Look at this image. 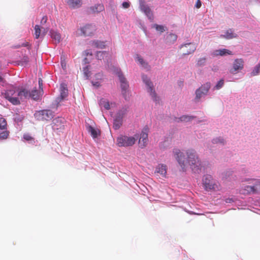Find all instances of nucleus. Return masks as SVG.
<instances>
[{
	"label": "nucleus",
	"instance_id": "obj_1",
	"mask_svg": "<svg viewBox=\"0 0 260 260\" xmlns=\"http://www.w3.org/2000/svg\"><path fill=\"white\" fill-rule=\"evenodd\" d=\"M173 153L176 159L183 169H184L186 164H188L194 173L199 174L201 172L202 163L194 150L190 149L186 151V159L185 158L184 154L179 149H174Z\"/></svg>",
	"mask_w": 260,
	"mask_h": 260
},
{
	"label": "nucleus",
	"instance_id": "obj_2",
	"mask_svg": "<svg viewBox=\"0 0 260 260\" xmlns=\"http://www.w3.org/2000/svg\"><path fill=\"white\" fill-rule=\"evenodd\" d=\"M17 91L18 88L12 87L7 89L5 93V98L14 105L20 104L17 96Z\"/></svg>",
	"mask_w": 260,
	"mask_h": 260
},
{
	"label": "nucleus",
	"instance_id": "obj_3",
	"mask_svg": "<svg viewBox=\"0 0 260 260\" xmlns=\"http://www.w3.org/2000/svg\"><path fill=\"white\" fill-rule=\"evenodd\" d=\"M136 139L133 137L121 136L117 138V144L119 147H128L133 146Z\"/></svg>",
	"mask_w": 260,
	"mask_h": 260
},
{
	"label": "nucleus",
	"instance_id": "obj_4",
	"mask_svg": "<svg viewBox=\"0 0 260 260\" xmlns=\"http://www.w3.org/2000/svg\"><path fill=\"white\" fill-rule=\"evenodd\" d=\"M248 181H251L252 185H247L242 190L244 194H249L255 193L257 190H260V181L255 179H248ZM249 183H251L250 182Z\"/></svg>",
	"mask_w": 260,
	"mask_h": 260
},
{
	"label": "nucleus",
	"instance_id": "obj_5",
	"mask_svg": "<svg viewBox=\"0 0 260 260\" xmlns=\"http://www.w3.org/2000/svg\"><path fill=\"white\" fill-rule=\"evenodd\" d=\"M34 116L38 120H50L53 117V113L49 110H43L37 111Z\"/></svg>",
	"mask_w": 260,
	"mask_h": 260
},
{
	"label": "nucleus",
	"instance_id": "obj_6",
	"mask_svg": "<svg viewBox=\"0 0 260 260\" xmlns=\"http://www.w3.org/2000/svg\"><path fill=\"white\" fill-rule=\"evenodd\" d=\"M203 184L206 190H215L217 188V184L210 175H206L204 176Z\"/></svg>",
	"mask_w": 260,
	"mask_h": 260
},
{
	"label": "nucleus",
	"instance_id": "obj_7",
	"mask_svg": "<svg viewBox=\"0 0 260 260\" xmlns=\"http://www.w3.org/2000/svg\"><path fill=\"white\" fill-rule=\"evenodd\" d=\"M244 61L242 58L235 59L233 63L232 67L230 70V72L232 74L237 73L244 68Z\"/></svg>",
	"mask_w": 260,
	"mask_h": 260
},
{
	"label": "nucleus",
	"instance_id": "obj_8",
	"mask_svg": "<svg viewBox=\"0 0 260 260\" xmlns=\"http://www.w3.org/2000/svg\"><path fill=\"white\" fill-rule=\"evenodd\" d=\"M142 79L144 82L147 86L148 91L150 93V94L151 95L153 101H154L156 102H158L159 101V99L156 96V94L153 88L152 83L150 81V79H148L147 77L145 75H142Z\"/></svg>",
	"mask_w": 260,
	"mask_h": 260
},
{
	"label": "nucleus",
	"instance_id": "obj_9",
	"mask_svg": "<svg viewBox=\"0 0 260 260\" xmlns=\"http://www.w3.org/2000/svg\"><path fill=\"white\" fill-rule=\"evenodd\" d=\"M211 85L209 82H207L202 85L196 91L195 100L199 101L203 95H206L210 88Z\"/></svg>",
	"mask_w": 260,
	"mask_h": 260
},
{
	"label": "nucleus",
	"instance_id": "obj_10",
	"mask_svg": "<svg viewBox=\"0 0 260 260\" xmlns=\"http://www.w3.org/2000/svg\"><path fill=\"white\" fill-rule=\"evenodd\" d=\"M196 45L193 43H187L182 45L180 47L181 52L182 55H188L192 53L196 50Z\"/></svg>",
	"mask_w": 260,
	"mask_h": 260
},
{
	"label": "nucleus",
	"instance_id": "obj_11",
	"mask_svg": "<svg viewBox=\"0 0 260 260\" xmlns=\"http://www.w3.org/2000/svg\"><path fill=\"white\" fill-rule=\"evenodd\" d=\"M140 7L141 11L145 14L151 21H152L154 17L153 13L150 8L147 5H145L142 1H141L140 3Z\"/></svg>",
	"mask_w": 260,
	"mask_h": 260
},
{
	"label": "nucleus",
	"instance_id": "obj_12",
	"mask_svg": "<svg viewBox=\"0 0 260 260\" xmlns=\"http://www.w3.org/2000/svg\"><path fill=\"white\" fill-rule=\"evenodd\" d=\"M114 72L119 78L122 89L123 90H126L128 87V84L126 81V79L123 76L121 70L119 69H117L115 70V71H114Z\"/></svg>",
	"mask_w": 260,
	"mask_h": 260
},
{
	"label": "nucleus",
	"instance_id": "obj_13",
	"mask_svg": "<svg viewBox=\"0 0 260 260\" xmlns=\"http://www.w3.org/2000/svg\"><path fill=\"white\" fill-rule=\"evenodd\" d=\"M80 30L83 35L89 36L93 34L95 30V28L94 25L88 24L81 27Z\"/></svg>",
	"mask_w": 260,
	"mask_h": 260
},
{
	"label": "nucleus",
	"instance_id": "obj_14",
	"mask_svg": "<svg viewBox=\"0 0 260 260\" xmlns=\"http://www.w3.org/2000/svg\"><path fill=\"white\" fill-rule=\"evenodd\" d=\"M148 142V134L147 132L143 131L140 134V138L139 141L140 147L141 148H145L147 146Z\"/></svg>",
	"mask_w": 260,
	"mask_h": 260
},
{
	"label": "nucleus",
	"instance_id": "obj_15",
	"mask_svg": "<svg viewBox=\"0 0 260 260\" xmlns=\"http://www.w3.org/2000/svg\"><path fill=\"white\" fill-rule=\"evenodd\" d=\"M17 96L19 101L29 99L30 98V92L24 88H18Z\"/></svg>",
	"mask_w": 260,
	"mask_h": 260
},
{
	"label": "nucleus",
	"instance_id": "obj_16",
	"mask_svg": "<svg viewBox=\"0 0 260 260\" xmlns=\"http://www.w3.org/2000/svg\"><path fill=\"white\" fill-rule=\"evenodd\" d=\"M155 173L159 174L162 177H165L167 174V166L163 164L158 165L156 168Z\"/></svg>",
	"mask_w": 260,
	"mask_h": 260
},
{
	"label": "nucleus",
	"instance_id": "obj_17",
	"mask_svg": "<svg viewBox=\"0 0 260 260\" xmlns=\"http://www.w3.org/2000/svg\"><path fill=\"white\" fill-rule=\"evenodd\" d=\"M67 4L70 8H77L82 5V0H66Z\"/></svg>",
	"mask_w": 260,
	"mask_h": 260
},
{
	"label": "nucleus",
	"instance_id": "obj_18",
	"mask_svg": "<svg viewBox=\"0 0 260 260\" xmlns=\"http://www.w3.org/2000/svg\"><path fill=\"white\" fill-rule=\"evenodd\" d=\"M226 54L232 55V51H231L229 50L226 49H222L215 50L212 53V55L214 56H217L218 55L223 56V55H225Z\"/></svg>",
	"mask_w": 260,
	"mask_h": 260
},
{
	"label": "nucleus",
	"instance_id": "obj_19",
	"mask_svg": "<svg viewBox=\"0 0 260 260\" xmlns=\"http://www.w3.org/2000/svg\"><path fill=\"white\" fill-rule=\"evenodd\" d=\"M51 38L55 42V43H59L61 41V36L59 33L53 30L50 31Z\"/></svg>",
	"mask_w": 260,
	"mask_h": 260
},
{
	"label": "nucleus",
	"instance_id": "obj_20",
	"mask_svg": "<svg viewBox=\"0 0 260 260\" xmlns=\"http://www.w3.org/2000/svg\"><path fill=\"white\" fill-rule=\"evenodd\" d=\"M127 111V109L126 107H123L116 113L115 118L117 119L122 120L123 118L125 116Z\"/></svg>",
	"mask_w": 260,
	"mask_h": 260
},
{
	"label": "nucleus",
	"instance_id": "obj_21",
	"mask_svg": "<svg viewBox=\"0 0 260 260\" xmlns=\"http://www.w3.org/2000/svg\"><path fill=\"white\" fill-rule=\"evenodd\" d=\"M42 94L41 91H38L36 88L35 89L32 90L30 92V98H31L34 100L37 101L39 100L41 97Z\"/></svg>",
	"mask_w": 260,
	"mask_h": 260
},
{
	"label": "nucleus",
	"instance_id": "obj_22",
	"mask_svg": "<svg viewBox=\"0 0 260 260\" xmlns=\"http://www.w3.org/2000/svg\"><path fill=\"white\" fill-rule=\"evenodd\" d=\"M60 96L61 99H63L68 96V90L65 84H61L60 85Z\"/></svg>",
	"mask_w": 260,
	"mask_h": 260
},
{
	"label": "nucleus",
	"instance_id": "obj_23",
	"mask_svg": "<svg viewBox=\"0 0 260 260\" xmlns=\"http://www.w3.org/2000/svg\"><path fill=\"white\" fill-rule=\"evenodd\" d=\"M35 38L37 39H39V37H43L46 34V32H44L41 34V29L40 26L39 25H36L35 26Z\"/></svg>",
	"mask_w": 260,
	"mask_h": 260
},
{
	"label": "nucleus",
	"instance_id": "obj_24",
	"mask_svg": "<svg viewBox=\"0 0 260 260\" xmlns=\"http://www.w3.org/2000/svg\"><path fill=\"white\" fill-rule=\"evenodd\" d=\"M222 37L227 39H231L237 37V35L234 33L233 30L231 29L228 30L225 35H222Z\"/></svg>",
	"mask_w": 260,
	"mask_h": 260
},
{
	"label": "nucleus",
	"instance_id": "obj_25",
	"mask_svg": "<svg viewBox=\"0 0 260 260\" xmlns=\"http://www.w3.org/2000/svg\"><path fill=\"white\" fill-rule=\"evenodd\" d=\"M90 9L94 13H99L104 10V7L102 4H96L93 7H91Z\"/></svg>",
	"mask_w": 260,
	"mask_h": 260
},
{
	"label": "nucleus",
	"instance_id": "obj_26",
	"mask_svg": "<svg viewBox=\"0 0 260 260\" xmlns=\"http://www.w3.org/2000/svg\"><path fill=\"white\" fill-rule=\"evenodd\" d=\"M99 104L101 107H103L106 110H109L110 106L109 102L104 99H101L99 102Z\"/></svg>",
	"mask_w": 260,
	"mask_h": 260
},
{
	"label": "nucleus",
	"instance_id": "obj_27",
	"mask_svg": "<svg viewBox=\"0 0 260 260\" xmlns=\"http://www.w3.org/2000/svg\"><path fill=\"white\" fill-rule=\"evenodd\" d=\"M193 117L192 116H189L187 115H183L181 117H180L179 118L176 119V121H184V122H187L193 119Z\"/></svg>",
	"mask_w": 260,
	"mask_h": 260
},
{
	"label": "nucleus",
	"instance_id": "obj_28",
	"mask_svg": "<svg viewBox=\"0 0 260 260\" xmlns=\"http://www.w3.org/2000/svg\"><path fill=\"white\" fill-rule=\"evenodd\" d=\"M7 128V123L6 120L3 118L0 117V129L5 130Z\"/></svg>",
	"mask_w": 260,
	"mask_h": 260
},
{
	"label": "nucleus",
	"instance_id": "obj_29",
	"mask_svg": "<svg viewBox=\"0 0 260 260\" xmlns=\"http://www.w3.org/2000/svg\"><path fill=\"white\" fill-rule=\"evenodd\" d=\"M177 39V35L173 34H170L167 37L166 39L168 42L171 43L176 41Z\"/></svg>",
	"mask_w": 260,
	"mask_h": 260
},
{
	"label": "nucleus",
	"instance_id": "obj_30",
	"mask_svg": "<svg viewBox=\"0 0 260 260\" xmlns=\"http://www.w3.org/2000/svg\"><path fill=\"white\" fill-rule=\"evenodd\" d=\"M122 120H121L119 119H117L116 118H115L114 120V122H113V128L115 129H118L122 125Z\"/></svg>",
	"mask_w": 260,
	"mask_h": 260
},
{
	"label": "nucleus",
	"instance_id": "obj_31",
	"mask_svg": "<svg viewBox=\"0 0 260 260\" xmlns=\"http://www.w3.org/2000/svg\"><path fill=\"white\" fill-rule=\"evenodd\" d=\"M88 131L93 138H96L98 137V131L92 126H89Z\"/></svg>",
	"mask_w": 260,
	"mask_h": 260
},
{
	"label": "nucleus",
	"instance_id": "obj_32",
	"mask_svg": "<svg viewBox=\"0 0 260 260\" xmlns=\"http://www.w3.org/2000/svg\"><path fill=\"white\" fill-rule=\"evenodd\" d=\"M92 45L96 48H103L105 47V42L95 41L92 42Z\"/></svg>",
	"mask_w": 260,
	"mask_h": 260
},
{
	"label": "nucleus",
	"instance_id": "obj_33",
	"mask_svg": "<svg viewBox=\"0 0 260 260\" xmlns=\"http://www.w3.org/2000/svg\"><path fill=\"white\" fill-rule=\"evenodd\" d=\"M108 53L106 52L99 51L97 52L96 57L98 59L102 60L104 59L105 57H108Z\"/></svg>",
	"mask_w": 260,
	"mask_h": 260
},
{
	"label": "nucleus",
	"instance_id": "obj_34",
	"mask_svg": "<svg viewBox=\"0 0 260 260\" xmlns=\"http://www.w3.org/2000/svg\"><path fill=\"white\" fill-rule=\"evenodd\" d=\"M10 132L8 131H4L0 133V140H5L9 136Z\"/></svg>",
	"mask_w": 260,
	"mask_h": 260
},
{
	"label": "nucleus",
	"instance_id": "obj_35",
	"mask_svg": "<svg viewBox=\"0 0 260 260\" xmlns=\"http://www.w3.org/2000/svg\"><path fill=\"white\" fill-rule=\"evenodd\" d=\"M83 73L85 77L88 79L89 77L90 76V72L89 71V68L88 66H87L86 67L83 69Z\"/></svg>",
	"mask_w": 260,
	"mask_h": 260
},
{
	"label": "nucleus",
	"instance_id": "obj_36",
	"mask_svg": "<svg viewBox=\"0 0 260 260\" xmlns=\"http://www.w3.org/2000/svg\"><path fill=\"white\" fill-rule=\"evenodd\" d=\"M153 27H154L156 30L162 32L165 31V27L163 25H158L155 24L153 25Z\"/></svg>",
	"mask_w": 260,
	"mask_h": 260
},
{
	"label": "nucleus",
	"instance_id": "obj_37",
	"mask_svg": "<svg viewBox=\"0 0 260 260\" xmlns=\"http://www.w3.org/2000/svg\"><path fill=\"white\" fill-rule=\"evenodd\" d=\"M206 58H202L199 59L197 62V66L199 67L203 66L206 63Z\"/></svg>",
	"mask_w": 260,
	"mask_h": 260
},
{
	"label": "nucleus",
	"instance_id": "obj_38",
	"mask_svg": "<svg viewBox=\"0 0 260 260\" xmlns=\"http://www.w3.org/2000/svg\"><path fill=\"white\" fill-rule=\"evenodd\" d=\"M213 143H215V144H217V143L224 144V141L223 139H222L221 138H216L213 140Z\"/></svg>",
	"mask_w": 260,
	"mask_h": 260
},
{
	"label": "nucleus",
	"instance_id": "obj_39",
	"mask_svg": "<svg viewBox=\"0 0 260 260\" xmlns=\"http://www.w3.org/2000/svg\"><path fill=\"white\" fill-rule=\"evenodd\" d=\"M224 84V80L223 79H221L219 81V82L217 83V84L215 86V88L216 89H219L221 88Z\"/></svg>",
	"mask_w": 260,
	"mask_h": 260
},
{
	"label": "nucleus",
	"instance_id": "obj_40",
	"mask_svg": "<svg viewBox=\"0 0 260 260\" xmlns=\"http://www.w3.org/2000/svg\"><path fill=\"white\" fill-rule=\"evenodd\" d=\"M137 59L139 61V62L144 67H145V66H147V63H145L143 60V58H141L140 56H137Z\"/></svg>",
	"mask_w": 260,
	"mask_h": 260
},
{
	"label": "nucleus",
	"instance_id": "obj_41",
	"mask_svg": "<svg viewBox=\"0 0 260 260\" xmlns=\"http://www.w3.org/2000/svg\"><path fill=\"white\" fill-rule=\"evenodd\" d=\"M23 138L26 141H27L34 140V139L31 136H30L29 134H24L23 135Z\"/></svg>",
	"mask_w": 260,
	"mask_h": 260
},
{
	"label": "nucleus",
	"instance_id": "obj_42",
	"mask_svg": "<svg viewBox=\"0 0 260 260\" xmlns=\"http://www.w3.org/2000/svg\"><path fill=\"white\" fill-rule=\"evenodd\" d=\"M47 17L46 16H43L41 20V24L42 25L45 24L47 21Z\"/></svg>",
	"mask_w": 260,
	"mask_h": 260
},
{
	"label": "nucleus",
	"instance_id": "obj_43",
	"mask_svg": "<svg viewBox=\"0 0 260 260\" xmlns=\"http://www.w3.org/2000/svg\"><path fill=\"white\" fill-rule=\"evenodd\" d=\"M122 7L125 9H127L129 7V3L127 2H124L122 3Z\"/></svg>",
	"mask_w": 260,
	"mask_h": 260
},
{
	"label": "nucleus",
	"instance_id": "obj_44",
	"mask_svg": "<svg viewBox=\"0 0 260 260\" xmlns=\"http://www.w3.org/2000/svg\"><path fill=\"white\" fill-rule=\"evenodd\" d=\"M202 4L200 0H197L196 4V7L198 9L201 7Z\"/></svg>",
	"mask_w": 260,
	"mask_h": 260
},
{
	"label": "nucleus",
	"instance_id": "obj_45",
	"mask_svg": "<svg viewBox=\"0 0 260 260\" xmlns=\"http://www.w3.org/2000/svg\"><path fill=\"white\" fill-rule=\"evenodd\" d=\"M39 88H41L42 89V86H43V81L41 79H39Z\"/></svg>",
	"mask_w": 260,
	"mask_h": 260
},
{
	"label": "nucleus",
	"instance_id": "obj_46",
	"mask_svg": "<svg viewBox=\"0 0 260 260\" xmlns=\"http://www.w3.org/2000/svg\"><path fill=\"white\" fill-rule=\"evenodd\" d=\"M29 46V43L27 42H25L23 43H22L21 45H19L18 46V47H26V46Z\"/></svg>",
	"mask_w": 260,
	"mask_h": 260
},
{
	"label": "nucleus",
	"instance_id": "obj_47",
	"mask_svg": "<svg viewBox=\"0 0 260 260\" xmlns=\"http://www.w3.org/2000/svg\"><path fill=\"white\" fill-rule=\"evenodd\" d=\"M61 66L62 68L64 70L66 69V66L64 63H63L62 61L61 62Z\"/></svg>",
	"mask_w": 260,
	"mask_h": 260
},
{
	"label": "nucleus",
	"instance_id": "obj_48",
	"mask_svg": "<svg viewBox=\"0 0 260 260\" xmlns=\"http://www.w3.org/2000/svg\"><path fill=\"white\" fill-rule=\"evenodd\" d=\"M23 60L25 62H28V58L27 57H23Z\"/></svg>",
	"mask_w": 260,
	"mask_h": 260
},
{
	"label": "nucleus",
	"instance_id": "obj_49",
	"mask_svg": "<svg viewBox=\"0 0 260 260\" xmlns=\"http://www.w3.org/2000/svg\"><path fill=\"white\" fill-rule=\"evenodd\" d=\"M3 80V78L2 76H0V82H2Z\"/></svg>",
	"mask_w": 260,
	"mask_h": 260
},
{
	"label": "nucleus",
	"instance_id": "obj_50",
	"mask_svg": "<svg viewBox=\"0 0 260 260\" xmlns=\"http://www.w3.org/2000/svg\"><path fill=\"white\" fill-rule=\"evenodd\" d=\"M93 85L99 86L98 82H96L95 84L93 83Z\"/></svg>",
	"mask_w": 260,
	"mask_h": 260
},
{
	"label": "nucleus",
	"instance_id": "obj_51",
	"mask_svg": "<svg viewBox=\"0 0 260 260\" xmlns=\"http://www.w3.org/2000/svg\"><path fill=\"white\" fill-rule=\"evenodd\" d=\"M55 121H57V119H55V120H54V122Z\"/></svg>",
	"mask_w": 260,
	"mask_h": 260
}]
</instances>
